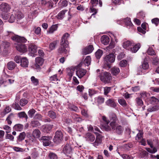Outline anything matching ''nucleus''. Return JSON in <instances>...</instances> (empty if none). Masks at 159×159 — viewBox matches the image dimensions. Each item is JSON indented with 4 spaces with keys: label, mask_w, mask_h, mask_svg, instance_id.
Instances as JSON below:
<instances>
[{
    "label": "nucleus",
    "mask_w": 159,
    "mask_h": 159,
    "mask_svg": "<svg viewBox=\"0 0 159 159\" xmlns=\"http://www.w3.org/2000/svg\"><path fill=\"white\" fill-rule=\"evenodd\" d=\"M149 102L150 103L153 104L155 103H158L159 102V100L157 98L152 96L150 98Z\"/></svg>",
    "instance_id": "nucleus-44"
},
{
    "label": "nucleus",
    "mask_w": 159,
    "mask_h": 159,
    "mask_svg": "<svg viewBox=\"0 0 159 159\" xmlns=\"http://www.w3.org/2000/svg\"><path fill=\"white\" fill-rule=\"evenodd\" d=\"M38 155L39 154L38 151L35 149L33 150L31 154V157L33 158H35L37 157Z\"/></svg>",
    "instance_id": "nucleus-52"
},
{
    "label": "nucleus",
    "mask_w": 159,
    "mask_h": 159,
    "mask_svg": "<svg viewBox=\"0 0 159 159\" xmlns=\"http://www.w3.org/2000/svg\"><path fill=\"white\" fill-rule=\"evenodd\" d=\"M143 135V133L141 132H139L136 136V140L138 141L141 140L142 138Z\"/></svg>",
    "instance_id": "nucleus-53"
},
{
    "label": "nucleus",
    "mask_w": 159,
    "mask_h": 159,
    "mask_svg": "<svg viewBox=\"0 0 159 159\" xmlns=\"http://www.w3.org/2000/svg\"><path fill=\"white\" fill-rule=\"evenodd\" d=\"M146 148V150L148 152L151 153H154L157 151V148L155 147H153L152 149H151L149 148Z\"/></svg>",
    "instance_id": "nucleus-49"
},
{
    "label": "nucleus",
    "mask_w": 159,
    "mask_h": 159,
    "mask_svg": "<svg viewBox=\"0 0 159 159\" xmlns=\"http://www.w3.org/2000/svg\"><path fill=\"white\" fill-rule=\"evenodd\" d=\"M10 45V43L6 40L2 41V45L4 48H8Z\"/></svg>",
    "instance_id": "nucleus-45"
},
{
    "label": "nucleus",
    "mask_w": 159,
    "mask_h": 159,
    "mask_svg": "<svg viewBox=\"0 0 159 159\" xmlns=\"http://www.w3.org/2000/svg\"><path fill=\"white\" fill-rule=\"evenodd\" d=\"M63 151L64 154L67 156L69 157L70 158L71 157V155L72 152V148L70 145L66 144L63 148Z\"/></svg>",
    "instance_id": "nucleus-6"
},
{
    "label": "nucleus",
    "mask_w": 159,
    "mask_h": 159,
    "mask_svg": "<svg viewBox=\"0 0 159 159\" xmlns=\"http://www.w3.org/2000/svg\"><path fill=\"white\" fill-rule=\"evenodd\" d=\"M94 49L93 46L90 45L85 47L83 50L82 54L83 55H87L91 53Z\"/></svg>",
    "instance_id": "nucleus-15"
},
{
    "label": "nucleus",
    "mask_w": 159,
    "mask_h": 159,
    "mask_svg": "<svg viewBox=\"0 0 159 159\" xmlns=\"http://www.w3.org/2000/svg\"><path fill=\"white\" fill-rule=\"evenodd\" d=\"M64 45H65V44ZM68 45H62L61 43V46L59 48L58 50V52L60 53H64L65 54H66L67 53V50L66 49L67 48Z\"/></svg>",
    "instance_id": "nucleus-20"
},
{
    "label": "nucleus",
    "mask_w": 159,
    "mask_h": 159,
    "mask_svg": "<svg viewBox=\"0 0 159 159\" xmlns=\"http://www.w3.org/2000/svg\"><path fill=\"white\" fill-rule=\"evenodd\" d=\"M41 125L40 123L37 120L32 121L31 123V125L33 127H36Z\"/></svg>",
    "instance_id": "nucleus-41"
},
{
    "label": "nucleus",
    "mask_w": 159,
    "mask_h": 159,
    "mask_svg": "<svg viewBox=\"0 0 159 159\" xmlns=\"http://www.w3.org/2000/svg\"><path fill=\"white\" fill-rule=\"evenodd\" d=\"M58 27L57 24L52 25L49 29L48 32L49 34L53 33L54 31L57 30Z\"/></svg>",
    "instance_id": "nucleus-28"
},
{
    "label": "nucleus",
    "mask_w": 159,
    "mask_h": 159,
    "mask_svg": "<svg viewBox=\"0 0 159 159\" xmlns=\"http://www.w3.org/2000/svg\"><path fill=\"white\" fill-rule=\"evenodd\" d=\"M142 69L141 70H139L138 74L139 75H142L143 73H144L143 71L145 70L148 69L149 68V65L148 62L147 60V58H145L144 60L143 61L142 64Z\"/></svg>",
    "instance_id": "nucleus-7"
},
{
    "label": "nucleus",
    "mask_w": 159,
    "mask_h": 159,
    "mask_svg": "<svg viewBox=\"0 0 159 159\" xmlns=\"http://www.w3.org/2000/svg\"><path fill=\"white\" fill-rule=\"evenodd\" d=\"M20 63V65L21 66L23 67H28V61L26 57H24L22 58Z\"/></svg>",
    "instance_id": "nucleus-25"
},
{
    "label": "nucleus",
    "mask_w": 159,
    "mask_h": 159,
    "mask_svg": "<svg viewBox=\"0 0 159 159\" xmlns=\"http://www.w3.org/2000/svg\"><path fill=\"white\" fill-rule=\"evenodd\" d=\"M118 102L119 103L123 106L125 107L127 105L126 102L124 99H120L118 100Z\"/></svg>",
    "instance_id": "nucleus-56"
},
{
    "label": "nucleus",
    "mask_w": 159,
    "mask_h": 159,
    "mask_svg": "<svg viewBox=\"0 0 159 159\" xmlns=\"http://www.w3.org/2000/svg\"><path fill=\"white\" fill-rule=\"evenodd\" d=\"M120 72L119 69L117 67H114L111 69V73L113 75H116Z\"/></svg>",
    "instance_id": "nucleus-32"
},
{
    "label": "nucleus",
    "mask_w": 159,
    "mask_h": 159,
    "mask_svg": "<svg viewBox=\"0 0 159 159\" xmlns=\"http://www.w3.org/2000/svg\"><path fill=\"white\" fill-rule=\"evenodd\" d=\"M32 134L34 138V139L32 141L33 142L35 140V138H39L40 134V132L39 130L35 129L33 131Z\"/></svg>",
    "instance_id": "nucleus-26"
},
{
    "label": "nucleus",
    "mask_w": 159,
    "mask_h": 159,
    "mask_svg": "<svg viewBox=\"0 0 159 159\" xmlns=\"http://www.w3.org/2000/svg\"><path fill=\"white\" fill-rule=\"evenodd\" d=\"M85 138L87 140L90 142H93L95 139L94 135L89 133L86 134Z\"/></svg>",
    "instance_id": "nucleus-21"
},
{
    "label": "nucleus",
    "mask_w": 159,
    "mask_h": 159,
    "mask_svg": "<svg viewBox=\"0 0 159 159\" xmlns=\"http://www.w3.org/2000/svg\"><path fill=\"white\" fill-rule=\"evenodd\" d=\"M136 101L137 105L139 106H142L143 104V102L139 98H137L136 99Z\"/></svg>",
    "instance_id": "nucleus-61"
},
{
    "label": "nucleus",
    "mask_w": 159,
    "mask_h": 159,
    "mask_svg": "<svg viewBox=\"0 0 159 159\" xmlns=\"http://www.w3.org/2000/svg\"><path fill=\"white\" fill-rule=\"evenodd\" d=\"M11 9L10 5L7 3L3 2L0 5V10L3 14L8 13Z\"/></svg>",
    "instance_id": "nucleus-4"
},
{
    "label": "nucleus",
    "mask_w": 159,
    "mask_h": 159,
    "mask_svg": "<svg viewBox=\"0 0 159 159\" xmlns=\"http://www.w3.org/2000/svg\"><path fill=\"white\" fill-rule=\"evenodd\" d=\"M59 6L61 7H66L68 5V2L66 0L63 1L62 2L61 1L58 3Z\"/></svg>",
    "instance_id": "nucleus-46"
},
{
    "label": "nucleus",
    "mask_w": 159,
    "mask_h": 159,
    "mask_svg": "<svg viewBox=\"0 0 159 159\" xmlns=\"http://www.w3.org/2000/svg\"><path fill=\"white\" fill-rule=\"evenodd\" d=\"M109 38L107 35H103L101 38L102 43L105 45L107 44L109 42Z\"/></svg>",
    "instance_id": "nucleus-23"
},
{
    "label": "nucleus",
    "mask_w": 159,
    "mask_h": 159,
    "mask_svg": "<svg viewBox=\"0 0 159 159\" xmlns=\"http://www.w3.org/2000/svg\"><path fill=\"white\" fill-rule=\"evenodd\" d=\"M122 158L124 159H133V157H131L129 155L127 154H123L122 155Z\"/></svg>",
    "instance_id": "nucleus-64"
},
{
    "label": "nucleus",
    "mask_w": 159,
    "mask_h": 159,
    "mask_svg": "<svg viewBox=\"0 0 159 159\" xmlns=\"http://www.w3.org/2000/svg\"><path fill=\"white\" fill-rule=\"evenodd\" d=\"M125 22L126 25L129 27H132L133 24L131 22L130 19L129 18H127L125 20Z\"/></svg>",
    "instance_id": "nucleus-36"
},
{
    "label": "nucleus",
    "mask_w": 159,
    "mask_h": 159,
    "mask_svg": "<svg viewBox=\"0 0 159 159\" xmlns=\"http://www.w3.org/2000/svg\"><path fill=\"white\" fill-rule=\"evenodd\" d=\"M100 80L105 83H108L111 80V74L109 72H105L103 75L100 76Z\"/></svg>",
    "instance_id": "nucleus-5"
},
{
    "label": "nucleus",
    "mask_w": 159,
    "mask_h": 159,
    "mask_svg": "<svg viewBox=\"0 0 159 159\" xmlns=\"http://www.w3.org/2000/svg\"><path fill=\"white\" fill-rule=\"evenodd\" d=\"M106 104L109 106L113 108H115L116 106V104L115 102L114 99L111 98L107 100L105 102Z\"/></svg>",
    "instance_id": "nucleus-19"
},
{
    "label": "nucleus",
    "mask_w": 159,
    "mask_h": 159,
    "mask_svg": "<svg viewBox=\"0 0 159 159\" xmlns=\"http://www.w3.org/2000/svg\"><path fill=\"white\" fill-rule=\"evenodd\" d=\"M115 57L113 53L107 55L104 58L105 61L109 64L114 62Z\"/></svg>",
    "instance_id": "nucleus-11"
},
{
    "label": "nucleus",
    "mask_w": 159,
    "mask_h": 159,
    "mask_svg": "<svg viewBox=\"0 0 159 159\" xmlns=\"http://www.w3.org/2000/svg\"><path fill=\"white\" fill-rule=\"evenodd\" d=\"M127 63L126 60H123L120 62L119 65L122 67H125L127 65Z\"/></svg>",
    "instance_id": "nucleus-60"
},
{
    "label": "nucleus",
    "mask_w": 159,
    "mask_h": 159,
    "mask_svg": "<svg viewBox=\"0 0 159 159\" xmlns=\"http://www.w3.org/2000/svg\"><path fill=\"white\" fill-rule=\"evenodd\" d=\"M102 120L103 121V124L102 125L103 127L107 131H109L111 129L110 125L109 126L108 124L109 123V121L107 119V118L105 116H103L102 117Z\"/></svg>",
    "instance_id": "nucleus-8"
},
{
    "label": "nucleus",
    "mask_w": 159,
    "mask_h": 159,
    "mask_svg": "<svg viewBox=\"0 0 159 159\" xmlns=\"http://www.w3.org/2000/svg\"><path fill=\"white\" fill-rule=\"evenodd\" d=\"M86 71L84 69L78 68L77 69L76 71V75L79 78H81L86 74Z\"/></svg>",
    "instance_id": "nucleus-13"
},
{
    "label": "nucleus",
    "mask_w": 159,
    "mask_h": 159,
    "mask_svg": "<svg viewBox=\"0 0 159 159\" xmlns=\"http://www.w3.org/2000/svg\"><path fill=\"white\" fill-rule=\"evenodd\" d=\"M110 118L111 121V123L110 124H111V123H114L113 124H116V122L117 120V118L115 114H112L110 116Z\"/></svg>",
    "instance_id": "nucleus-31"
},
{
    "label": "nucleus",
    "mask_w": 159,
    "mask_h": 159,
    "mask_svg": "<svg viewBox=\"0 0 159 159\" xmlns=\"http://www.w3.org/2000/svg\"><path fill=\"white\" fill-rule=\"evenodd\" d=\"M49 157L50 159H57V156L55 153L50 152L48 154Z\"/></svg>",
    "instance_id": "nucleus-50"
},
{
    "label": "nucleus",
    "mask_w": 159,
    "mask_h": 159,
    "mask_svg": "<svg viewBox=\"0 0 159 159\" xmlns=\"http://www.w3.org/2000/svg\"><path fill=\"white\" fill-rule=\"evenodd\" d=\"M32 83L35 85H37L39 84V80L38 79L35 78L34 76H32L31 78Z\"/></svg>",
    "instance_id": "nucleus-48"
},
{
    "label": "nucleus",
    "mask_w": 159,
    "mask_h": 159,
    "mask_svg": "<svg viewBox=\"0 0 159 159\" xmlns=\"http://www.w3.org/2000/svg\"><path fill=\"white\" fill-rule=\"evenodd\" d=\"M42 4L43 5L46 6L49 9H51L53 7V2L51 0H42Z\"/></svg>",
    "instance_id": "nucleus-17"
},
{
    "label": "nucleus",
    "mask_w": 159,
    "mask_h": 159,
    "mask_svg": "<svg viewBox=\"0 0 159 159\" xmlns=\"http://www.w3.org/2000/svg\"><path fill=\"white\" fill-rule=\"evenodd\" d=\"M16 48L17 50L20 52L24 53L27 51V48L24 44H17L16 46Z\"/></svg>",
    "instance_id": "nucleus-12"
},
{
    "label": "nucleus",
    "mask_w": 159,
    "mask_h": 159,
    "mask_svg": "<svg viewBox=\"0 0 159 159\" xmlns=\"http://www.w3.org/2000/svg\"><path fill=\"white\" fill-rule=\"evenodd\" d=\"M28 102V100L25 99H21L20 100V104L21 106L23 107L26 105Z\"/></svg>",
    "instance_id": "nucleus-47"
},
{
    "label": "nucleus",
    "mask_w": 159,
    "mask_h": 159,
    "mask_svg": "<svg viewBox=\"0 0 159 159\" xmlns=\"http://www.w3.org/2000/svg\"><path fill=\"white\" fill-rule=\"evenodd\" d=\"M48 116L52 119H55L57 115L55 112L52 111H50L48 112Z\"/></svg>",
    "instance_id": "nucleus-42"
},
{
    "label": "nucleus",
    "mask_w": 159,
    "mask_h": 159,
    "mask_svg": "<svg viewBox=\"0 0 159 159\" xmlns=\"http://www.w3.org/2000/svg\"><path fill=\"white\" fill-rule=\"evenodd\" d=\"M12 40L18 43H25L27 41V39L24 37L19 36L18 35H15L11 37Z\"/></svg>",
    "instance_id": "nucleus-10"
},
{
    "label": "nucleus",
    "mask_w": 159,
    "mask_h": 159,
    "mask_svg": "<svg viewBox=\"0 0 159 159\" xmlns=\"http://www.w3.org/2000/svg\"><path fill=\"white\" fill-rule=\"evenodd\" d=\"M7 79L5 80H1L0 82L1 84H11L14 82V80L13 79L14 77L10 76L9 75H7Z\"/></svg>",
    "instance_id": "nucleus-16"
},
{
    "label": "nucleus",
    "mask_w": 159,
    "mask_h": 159,
    "mask_svg": "<svg viewBox=\"0 0 159 159\" xmlns=\"http://www.w3.org/2000/svg\"><path fill=\"white\" fill-rule=\"evenodd\" d=\"M16 66V64L13 61H10L7 64V67L9 70H12L14 69Z\"/></svg>",
    "instance_id": "nucleus-30"
},
{
    "label": "nucleus",
    "mask_w": 159,
    "mask_h": 159,
    "mask_svg": "<svg viewBox=\"0 0 159 159\" xmlns=\"http://www.w3.org/2000/svg\"><path fill=\"white\" fill-rule=\"evenodd\" d=\"M111 87H105L104 88V94L107 95L111 90Z\"/></svg>",
    "instance_id": "nucleus-59"
},
{
    "label": "nucleus",
    "mask_w": 159,
    "mask_h": 159,
    "mask_svg": "<svg viewBox=\"0 0 159 159\" xmlns=\"http://www.w3.org/2000/svg\"><path fill=\"white\" fill-rule=\"evenodd\" d=\"M95 100L99 105H100L104 102V98L101 96H99L95 98Z\"/></svg>",
    "instance_id": "nucleus-34"
},
{
    "label": "nucleus",
    "mask_w": 159,
    "mask_h": 159,
    "mask_svg": "<svg viewBox=\"0 0 159 159\" xmlns=\"http://www.w3.org/2000/svg\"><path fill=\"white\" fill-rule=\"evenodd\" d=\"M148 54L150 55H155L156 53L154 50L151 48H149L147 51Z\"/></svg>",
    "instance_id": "nucleus-51"
},
{
    "label": "nucleus",
    "mask_w": 159,
    "mask_h": 159,
    "mask_svg": "<svg viewBox=\"0 0 159 159\" xmlns=\"http://www.w3.org/2000/svg\"><path fill=\"white\" fill-rule=\"evenodd\" d=\"M152 23L154 24L156 26H157L159 24V19L157 18L152 19Z\"/></svg>",
    "instance_id": "nucleus-62"
},
{
    "label": "nucleus",
    "mask_w": 159,
    "mask_h": 159,
    "mask_svg": "<svg viewBox=\"0 0 159 159\" xmlns=\"http://www.w3.org/2000/svg\"><path fill=\"white\" fill-rule=\"evenodd\" d=\"M44 60L43 58L38 57L35 59L36 63L34 64V67L36 69H39L40 66L42 65L43 63Z\"/></svg>",
    "instance_id": "nucleus-9"
},
{
    "label": "nucleus",
    "mask_w": 159,
    "mask_h": 159,
    "mask_svg": "<svg viewBox=\"0 0 159 159\" xmlns=\"http://www.w3.org/2000/svg\"><path fill=\"white\" fill-rule=\"evenodd\" d=\"M148 155V152L145 150H142L140 152V156L141 158L144 157Z\"/></svg>",
    "instance_id": "nucleus-54"
},
{
    "label": "nucleus",
    "mask_w": 159,
    "mask_h": 159,
    "mask_svg": "<svg viewBox=\"0 0 159 159\" xmlns=\"http://www.w3.org/2000/svg\"><path fill=\"white\" fill-rule=\"evenodd\" d=\"M67 10H63L60 11L57 15V18L58 19L62 20L64 17L65 13L67 12Z\"/></svg>",
    "instance_id": "nucleus-27"
},
{
    "label": "nucleus",
    "mask_w": 159,
    "mask_h": 159,
    "mask_svg": "<svg viewBox=\"0 0 159 159\" xmlns=\"http://www.w3.org/2000/svg\"><path fill=\"white\" fill-rule=\"evenodd\" d=\"M140 48V44H138L134 46L132 48L131 47L130 49L133 52H135L139 50Z\"/></svg>",
    "instance_id": "nucleus-38"
},
{
    "label": "nucleus",
    "mask_w": 159,
    "mask_h": 159,
    "mask_svg": "<svg viewBox=\"0 0 159 159\" xmlns=\"http://www.w3.org/2000/svg\"><path fill=\"white\" fill-rule=\"evenodd\" d=\"M15 17L16 18L18 19H21L23 16V15H22V13L20 12H16L14 13Z\"/></svg>",
    "instance_id": "nucleus-57"
},
{
    "label": "nucleus",
    "mask_w": 159,
    "mask_h": 159,
    "mask_svg": "<svg viewBox=\"0 0 159 159\" xmlns=\"http://www.w3.org/2000/svg\"><path fill=\"white\" fill-rule=\"evenodd\" d=\"M113 123H111L109 124L112 130L114 131V132L117 134L119 135L121 134L122 133L124 130L123 127L117 124H114Z\"/></svg>",
    "instance_id": "nucleus-2"
},
{
    "label": "nucleus",
    "mask_w": 159,
    "mask_h": 159,
    "mask_svg": "<svg viewBox=\"0 0 159 159\" xmlns=\"http://www.w3.org/2000/svg\"><path fill=\"white\" fill-rule=\"evenodd\" d=\"M103 54V51L101 49H98L95 52V55L97 58L99 59Z\"/></svg>",
    "instance_id": "nucleus-37"
},
{
    "label": "nucleus",
    "mask_w": 159,
    "mask_h": 159,
    "mask_svg": "<svg viewBox=\"0 0 159 159\" xmlns=\"http://www.w3.org/2000/svg\"><path fill=\"white\" fill-rule=\"evenodd\" d=\"M26 136V134L25 132H22L20 133L19 136L17 137V140L19 141H20L24 140Z\"/></svg>",
    "instance_id": "nucleus-40"
},
{
    "label": "nucleus",
    "mask_w": 159,
    "mask_h": 159,
    "mask_svg": "<svg viewBox=\"0 0 159 159\" xmlns=\"http://www.w3.org/2000/svg\"><path fill=\"white\" fill-rule=\"evenodd\" d=\"M132 43L129 40L125 41L123 43V46L124 48L129 50L131 47L132 46Z\"/></svg>",
    "instance_id": "nucleus-22"
},
{
    "label": "nucleus",
    "mask_w": 159,
    "mask_h": 159,
    "mask_svg": "<svg viewBox=\"0 0 159 159\" xmlns=\"http://www.w3.org/2000/svg\"><path fill=\"white\" fill-rule=\"evenodd\" d=\"M67 75L69 76V78L70 80L73 75L76 68L75 67H71L66 69Z\"/></svg>",
    "instance_id": "nucleus-18"
},
{
    "label": "nucleus",
    "mask_w": 159,
    "mask_h": 159,
    "mask_svg": "<svg viewBox=\"0 0 159 159\" xmlns=\"http://www.w3.org/2000/svg\"><path fill=\"white\" fill-rule=\"evenodd\" d=\"M17 116L20 118H25L26 120H27L28 118L27 115L24 111L18 113Z\"/></svg>",
    "instance_id": "nucleus-39"
},
{
    "label": "nucleus",
    "mask_w": 159,
    "mask_h": 159,
    "mask_svg": "<svg viewBox=\"0 0 159 159\" xmlns=\"http://www.w3.org/2000/svg\"><path fill=\"white\" fill-rule=\"evenodd\" d=\"M63 139V134L61 131H57L53 139L54 142L56 144L60 143Z\"/></svg>",
    "instance_id": "nucleus-3"
},
{
    "label": "nucleus",
    "mask_w": 159,
    "mask_h": 159,
    "mask_svg": "<svg viewBox=\"0 0 159 159\" xmlns=\"http://www.w3.org/2000/svg\"><path fill=\"white\" fill-rule=\"evenodd\" d=\"M159 109V106H155L151 107L147 109L148 111L149 112H152L153 111H157Z\"/></svg>",
    "instance_id": "nucleus-35"
},
{
    "label": "nucleus",
    "mask_w": 159,
    "mask_h": 159,
    "mask_svg": "<svg viewBox=\"0 0 159 159\" xmlns=\"http://www.w3.org/2000/svg\"><path fill=\"white\" fill-rule=\"evenodd\" d=\"M23 127V125L20 124H16L14 125L13 129L14 130L17 131H21Z\"/></svg>",
    "instance_id": "nucleus-33"
},
{
    "label": "nucleus",
    "mask_w": 159,
    "mask_h": 159,
    "mask_svg": "<svg viewBox=\"0 0 159 159\" xmlns=\"http://www.w3.org/2000/svg\"><path fill=\"white\" fill-rule=\"evenodd\" d=\"M29 50L31 53L34 54L37 52V47L34 44H30L29 46Z\"/></svg>",
    "instance_id": "nucleus-24"
},
{
    "label": "nucleus",
    "mask_w": 159,
    "mask_h": 159,
    "mask_svg": "<svg viewBox=\"0 0 159 159\" xmlns=\"http://www.w3.org/2000/svg\"><path fill=\"white\" fill-rule=\"evenodd\" d=\"M58 42V41L57 40L54 41L51 43L49 45V48L51 50H52L54 49L57 44V43Z\"/></svg>",
    "instance_id": "nucleus-29"
},
{
    "label": "nucleus",
    "mask_w": 159,
    "mask_h": 159,
    "mask_svg": "<svg viewBox=\"0 0 159 159\" xmlns=\"http://www.w3.org/2000/svg\"><path fill=\"white\" fill-rule=\"evenodd\" d=\"M36 112L35 110L34 109L30 110L28 112L29 116L30 117H32L34 115Z\"/></svg>",
    "instance_id": "nucleus-55"
},
{
    "label": "nucleus",
    "mask_w": 159,
    "mask_h": 159,
    "mask_svg": "<svg viewBox=\"0 0 159 159\" xmlns=\"http://www.w3.org/2000/svg\"><path fill=\"white\" fill-rule=\"evenodd\" d=\"M88 129L89 131H93L94 133L97 134L95 141L92 144L95 147L98 146V145L100 144L102 142V137L99 134H98L96 132H94L93 126L90 125L88 127Z\"/></svg>",
    "instance_id": "nucleus-1"
},
{
    "label": "nucleus",
    "mask_w": 159,
    "mask_h": 159,
    "mask_svg": "<svg viewBox=\"0 0 159 159\" xmlns=\"http://www.w3.org/2000/svg\"><path fill=\"white\" fill-rule=\"evenodd\" d=\"M70 34L68 33L64 34L61 38V43L62 45H68L69 43L67 40L68 38L69 37Z\"/></svg>",
    "instance_id": "nucleus-14"
},
{
    "label": "nucleus",
    "mask_w": 159,
    "mask_h": 159,
    "mask_svg": "<svg viewBox=\"0 0 159 159\" xmlns=\"http://www.w3.org/2000/svg\"><path fill=\"white\" fill-rule=\"evenodd\" d=\"M140 95L142 98L144 99H146L147 98L148 96V93H146V92H143L141 93Z\"/></svg>",
    "instance_id": "nucleus-63"
},
{
    "label": "nucleus",
    "mask_w": 159,
    "mask_h": 159,
    "mask_svg": "<svg viewBox=\"0 0 159 159\" xmlns=\"http://www.w3.org/2000/svg\"><path fill=\"white\" fill-rule=\"evenodd\" d=\"M84 63L86 66H89L91 63L90 57L89 56L87 57L84 59Z\"/></svg>",
    "instance_id": "nucleus-43"
},
{
    "label": "nucleus",
    "mask_w": 159,
    "mask_h": 159,
    "mask_svg": "<svg viewBox=\"0 0 159 159\" xmlns=\"http://www.w3.org/2000/svg\"><path fill=\"white\" fill-rule=\"evenodd\" d=\"M51 138V137L50 136H43L41 137L40 140L42 142H43V141L50 140Z\"/></svg>",
    "instance_id": "nucleus-58"
}]
</instances>
